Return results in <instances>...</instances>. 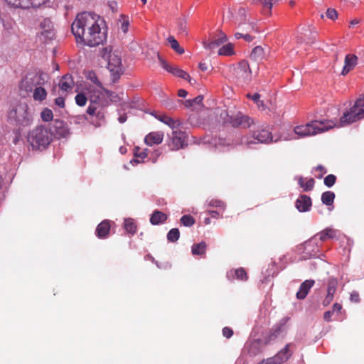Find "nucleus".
<instances>
[{
	"label": "nucleus",
	"mask_w": 364,
	"mask_h": 364,
	"mask_svg": "<svg viewBox=\"0 0 364 364\" xmlns=\"http://www.w3.org/2000/svg\"><path fill=\"white\" fill-rule=\"evenodd\" d=\"M103 19L93 12L78 14L72 23L71 30L77 42L90 47L102 44L107 38L102 28Z\"/></svg>",
	"instance_id": "obj_1"
},
{
	"label": "nucleus",
	"mask_w": 364,
	"mask_h": 364,
	"mask_svg": "<svg viewBox=\"0 0 364 364\" xmlns=\"http://www.w3.org/2000/svg\"><path fill=\"white\" fill-rule=\"evenodd\" d=\"M53 132L46 125H39L28 133L27 141L33 150L43 151L53 141Z\"/></svg>",
	"instance_id": "obj_2"
},
{
	"label": "nucleus",
	"mask_w": 364,
	"mask_h": 364,
	"mask_svg": "<svg viewBox=\"0 0 364 364\" xmlns=\"http://www.w3.org/2000/svg\"><path fill=\"white\" fill-rule=\"evenodd\" d=\"M336 126L333 121L329 120H315L304 125L296 126L294 132L299 137L313 136L318 133L324 132L332 129Z\"/></svg>",
	"instance_id": "obj_3"
},
{
	"label": "nucleus",
	"mask_w": 364,
	"mask_h": 364,
	"mask_svg": "<svg viewBox=\"0 0 364 364\" xmlns=\"http://www.w3.org/2000/svg\"><path fill=\"white\" fill-rule=\"evenodd\" d=\"M103 58L107 60V68L112 75V82H116L123 73V67L120 57L115 53H111L108 48H105L101 52Z\"/></svg>",
	"instance_id": "obj_4"
},
{
	"label": "nucleus",
	"mask_w": 364,
	"mask_h": 364,
	"mask_svg": "<svg viewBox=\"0 0 364 364\" xmlns=\"http://www.w3.org/2000/svg\"><path fill=\"white\" fill-rule=\"evenodd\" d=\"M8 119L11 123L16 125L27 127L30 125L31 119L28 113V106L20 104L9 111Z\"/></svg>",
	"instance_id": "obj_5"
},
{
	"label": "nucleus",
	"mask_w": 364,
	"mask_h": 364,
	"mask_svg": "<svg viewBox=\"0 0 364 364\" xmlns=\"http://www.w3.org/2000/svg\"><path fill=\"white\" fill-rule=\"evenodd\" d=\"M364 117V95L356 100L353 107L341 117V124H351Z\"/></svg>",
	"instance_id": "obj_6"
},
{
	"label": "nucleus",
	"mask_w": 364,
	"mask_h": 364,
	"mask_svg": "<svg viewBox=\"0 0 364 364\" xmlns=\"http://www.w3.org/2000/svg\"><path fill=\"white\" fill-rule=\"evenodd\" d=\"M272 141V134L266 129L253 131L251 135L245 136L242 139V143L247 147H250L252 144H269Z\"/></svg>",
	"instance_id": "obj_7"
},
{
	"label": "nucleus",
	"mask_w": 364,
	"mask_h": 364,
	"mask_svg": "<svg viewBox=\"0 0 364 364\" xmlns=\"http://www.w3.org/2000/svg\"><path fill=\"white\" fill-rule=\"evenodd\" d=\"M45 82V75L40 73H29L22 79L19 87L26 92H32L38 85H42Z\"/></svg>",
	"instance_id": "obj_8"
},
{
	"label": "nucleus",
	"mask_w": 364,
	"mask_h": 364,
	"mask_svg": "<svg viewBox=\"0 0 364 364\" xmlns=\"http://www.w3.org/2000/svg\"><path fill=\"white\" fill-rule=\"evenodd\" d=\"M226 122L235 128H249L254 124L252 118L241 112H237L228 116Z\"/></svg>",
	"instance_id": "obj_9"
},
{
	"label": "nucleus",
	"mask_w": 364,
	"mask_h": 364,
	"mask_svg": "<svg viewBox=\"0 0 364 364\" xmlns=\"http://www.w3.org/2000/svg\"><path fill=\"white\" fill-rule=\"evenodd\" d=\"M188 145V135L186 132L179 128L173 129L171 136V142L168 146L171 151H177L183 149Z\"/></svg>",
	"instance_id": "obj_10"
},
{
	"label": "nucleus",
	"mask_w": 364,
	"mask_h": 364,
	"mask_svg": "<svg viewBox=\"0 0 364 364\" xmlns=\"http://www.w3.org/2000/svg\"><path fill=\"white\" fill-rule=\"evenodd\" d=\"M234 74L237 83L240 85L247 84L252 80V71L247 61L242 60L235 68Z\"/></svg>",
	"instance_id": "obj_11"
},
{
	"label": "nucleus",
	"mask_w": 364,
	"mask_h": 364,
	"mask_svg": "<svg viewBox=\"0 0 364 364\" xmlns=\"http://www.w3.org/2000/svg\"><path fill=\"white\" fill-rule=\"evenodd\" d=\"M100 99V95H97L96 97L91 96L90 97V105L87 109L86 113L89 114L90 117H87V116H85V119L92 124H94L95 127H97L100 126V122H94L92 120V117L94 116H96V117L99 120L104 119L105 114L104 112H102L101 110H98V106H97V100Z\"/></svg>",
	"instance_id": "obj_12"
},
{
	"label": "nucleus",
	"mask_w": 364,
	"mask_h": 364,
	"mask_svg": "<svg viewBox=\"0 0 364 364\" xmlns=\"http://www.w3.org/2000/svg\"><path fill=\"white\" fill-rule=\"evenodd\" d=\"M291 344H287L283 349L277 353L274 356L263 360L258 364H283L289 360L292 353L289 348Z\"/></svg>",
	"instance_id": "obj_13"
},
{
	"label": "nucleus",
	"mask_w": 364,
	"mask_h": 364,
	"mask_svg": "<svg viewBox=\"0 0 364 364\" xmlns=\"http://www.w3.org/2000/svg\"><path fill=\"white\" fill-rule=\"evenodd\" d=\"M49 0H4L8 6L14 9H28L31 7H39Z\"/></svg>",
	"instance_id": "obj_14"
},
{
	"label": "nucleus",
	"mask_w": 364,
	"mask_h": 364,
	"mask_svg": "<svg viewBox=\"0 0 364 364\" xmlns=\"http://www.w3.org/2000/svg\"><path fill=\"white\" fill-rule=\"evenodd\" d=\"M262 342L259 340H252L247 341L242 351V356L253 358L262 352Z\"/></svg>",
	"instance_id": "obj_15"
},
{
	"label": "nucleus",
	"mask_w": 364,
	"mask_h": 364,
	"mask_svg": "<svg viewBox=\"0 0 364 364\" xmlns=\"http://www.w3.org/2000/svg\"><path fill=\"white\" fill-rule=\"evenodd\" d=\"M40 27L41 29L39 38L41 41L46 43L52 40L55 37V31L52 21L49 18H45L41 22Z\"/></svg>",
	"instance_id": "obj_16"
},
{
	"label": "nucleus",
	"mask_w": 364,
	"mask_h": 364,
	"mask_svg": "<svg viewBox=\"0 0 364 364\" xmlns=\"http://www.w3.org/2000/svg\"><path fill=\"white\" fill-rule=\"evenodd\" d=\"M158 59L161 64V65L163 67L164 69H165L168 73L173 74V75L181 77L182 79L186 80L188 82H191V77L190 75L184 70H181L177 66L169 65L164 58H162L159 54H158Z\"/></svg>",
	"instance_id": "obj_17"
},
{
	"label": "nucleus",
	"mask_w": 364,
	"mask_h": 364,
	"mask_svg": "<svg viewBox=\"0 0 364 364\" xmlns=\"http://www.w3.org/2000/svg\"><path fill=\"white\" fill-rule=\"evenodd\" d=\"M336 236V231L331 228H326L323 231L317 233L314 235L311 240L308 242H306L304 244V247L306 250L311 245L316 243V240L317 239L320 240L321 242L326 241L327 240L332 239Z\"/></svg>",
	"instance_id": "obj_18"
},
{
	"label": "nucleus",
	"mask_w": 364,
	"mask_h": 364,
	"mask_svg": "<svg viewBox=\"0 0 364 364\" xmlns=\"http://www.w3.org/2000/svg\"><path fill=\"white\" fill-rule=\"evenodd\" d=\"M53 128L54 129L53 136L57 138L66 137L69 134V129L67 124L60 119H55L53 122Z\"/></svg>",
	"instance_id": "obj_19"
},
{
	"label": "nucleus",
	"mask_w": 364,
	"mask_h": 364,
	"mask_svg": "<svg viewBox=\"0 0 364 364\" xmlns=\"http://www.w3.org/2000/svg\"><path fill=\"white\" fill-rule=\"evenodd\" d=\"M282 0H253L252 4L260 6L264 14L269 16L272 14V6L279 4Z\"/></svg>",
	"instance_id": "obj_20"
},
{
	"label": "nucleus",
	"mask_w": 364,
	"mask_h": 364,
	"mask_svg": "<svg viewBox=\"0 0 364 364\" xmlns=\"http://www.w3.org/2000/svg\"><path fill=\"white\" fill-rule=\"evenodd\" d=\"M110 228V220H102L96 228L95 233L97 237L100 239L107 238L109 234Z\"/></svg>",
	"instance_id": "obj_21"
},
{
	"label": "nucleus",
	"mask_w": 364,
	"mask_h": 364,
	"mask_svg": "<svg viewBox=\"0 0 364 364\" xmlns=\"http://www.w3.org/2000/svg\"><path fill=\"white\" fill-rule=\"evenodd\" d=\"M295 205L299 212L308 211L311 206V199L306 195H301L296 200Z\"/></svg>",
	"instance_id": "obj_22"
},
{
	"label": "nucleus",
	"mask_w": 364,
	"mask_h": 364,
	"mask_svg": "<svg viewBox=\"0 0 364 364\" xmlns=\"http://www.w3.org/2000/svg\"><path fill=\"white\" fill-rule=\"evenodd\" d=\"M358 58L355 55L348 54L345 57L344 66L343 68L341 74L343 75H347L354 67L357 65Z\"/></svg>",
	"instance_id": "obj_23"
},
{
	"label": "nucleus",
	"mask_w": 364,
	"mask_h": 364,
	"mask_svg": "<svg viewBox=\"0 0 364 364\" xmlns=\"http://www.w3.org/2000/svg\"><path fill=\"white\" fill-rule=\"evenodd\" d=\"M315 282L312 279L305 280L302 282L299 287V289L297 291L296 296L298 299H304L309 294L310 289L314 286Z\"/></svg>",
	"instance_id": "obj_24"
},
{
	"label": "nucleus",
	"mask_w": 364,
	"mask_h": 364,
	"mask_svg": "<svg viewBox=\"0 0 364 364\" xmlns=\"http://www.w3.org/2000/svg\"><path fill=\"white\" fill-rule=\"evenodd\" d=\"M156 118L165 124L168 125L172 129L180 128L182 125L181 120L174 119L166 114H159L156 116Z\"/></svg>",
	"instance_id": "obj_25"
},
{
	"label": "nucleus",
	"mask_w": 364,
	"mask_h": 364,
	"mask_svg": "<svg viewBox=\"0 0 364 364\" xmlns=\"http://www.w3.org/2000/svg\"><path fill=\"white\" fill-rule=\"evenodd\" d=\"M163 139L164 133L162 132H153L146 136L144 141L147 145L153 146L161 144Z\"/></svg>",
	"instance_id": "obj_26"
},
{
	"label": "nucleus",
	"mask_w": 364,
	"mask_h": 364,
	"mask_svg": "<svg viewBox=\"0 0 364 364\" xmlns=\"http://www.w3.org/2000/svg\"><path fill=\"white\" fill-rule=\"evenodd\" d=\"M74 86V81L70 75H65L59 82V87L63 92L71 91Z\"/></svg>",
	"instance_id": "obj_27"
},
{
	"label": "nucleus",
	"mask_w": 364,
	"mask_h": 364,
	"mask_svg": "<svg viewBox=\"0 0 364 364\" xmlns=\"http://www.w3.org/2000/svg\"><path fill=\"white\" fill-rule=\"evenodd\" d=\"M168 216L159 210H154L150 218V223L154 225L164 223L167 220Z\"/></svg>",
	"instance_id": "obj_28"
},
{
	"label": "nucleus",
	"mask_w": 364,
	"mask_h": 364,
	"mask_svg": "<svg viewBox=\"0 0 364 364\" xmlns=\"http://www.w3.org/2000/svg\"><path fill=\"white\" fill-rule=\"evenodd\" d=\"M298 183L304 191L308 192L311 191L315 184V181L313 178L306 179L301 176L298 178Z\"/></svg>",
	"instance_id": "obj_29"
},
{
	"label": "nucleus",
	"mask_w": 364,
	"mask_h": 364,
	"mask_svg": "<svg viewBox=\"0 0 364 364\" xmlns=\"http://www.w3.org/2000/svg\"><path fill=\"white\" fill-rule=\"evenodd\" d=\"M33 91V97L35 101L42 102L46 100L47 92L41 85H38Z\"/></svg>",
	"instance_id": "obj_30"
},
{
	"label": "nucleus",
	"mask_w": 364,
	"mask_h": 364,
	"mask_svg": "<svg viewBox=\"0 0 364 364\" xmlns=\"http://www.w3.org/2000/svg\"><path fill=\"white\" fill-rule=\"evenodd\" d=\"M228 274H231L234 278L241 281H247L248 279L247 273L242 267L232 270Z\"/></svg>",
	"instance_id": "obj_31"
},
{
	"label": "nucleus",
	"mask_w": 364,
	"mask_h": 364,
	"mask_svg": "<svg viewBox=\"0 0 364 364\" xmlns=\"http://www.w3.org/2000/svg\"><path fill=\"white\" fill-rule=\"evenodd\" d=\"M206 247L207 245L205 242L194 244L191 247V252L193 255H203L205 253Z\"/></svg>",
	"instance_id": "obj_32"
},
{
	"label": "nucleus",
	"mask_w": 364,
	"mask_h": 364,
	"mask_svg": "<svg viewBox=\"0 0 364 364\" xmlns=\"http://www.w3.org/2000/svg\"><path fill=\"white\" fill-rule=\"evenodd\" d=\"M335 193L332 191L323 192L321 195V201L326 205H332L335 199Z\"/></svg>",
	"instance_id": "obj_33"
},
{
	"label": "nucleus",
	"mask_w": 364,
	"mask_h": 364,
	"mask_svg": "<svg viewBox=\"0 0 364 364\" xmlns=\"http://www.w3.org/2000/svg\"><path fill=\"white\" fill-rule=\"evenodd\" d=\"M203 99V97L202 95H198L194 99L186 100L183 104L186 107H193L195 109L196 106H200L202 105Z\"/></svg>",
	"instance_id": "obj_34"
},
{
	"label": "nucleus",
	"mask_w": 364,
	"mask_h": 364,
	"mask_svg": "<svg viewBox=\"0 0 364 364\" xmlns=\"http://www.w3.org/2000/svg\"><path fill=\"white\" fill-rule=\"evenodd\" d=\"M264 57V51L262 47L261 46H256L254 48L251 53V58L256 60H261Z\"/></svg>",
	"instance_id": "obj_35"
},
{
	"label": "nucleus",
	"mask_w": 364,
	"mask_h": 364,
	"mask_svg": "<svg viewBox=\"0 0 364 364\" xmlns=\"http://www.w3.org/2000/svg\"><path fill=\"white\" fill-rule=\"evenodd\" d=\"M167 40L171 48L177 53L183 54L184 53V49L180 46L178 42L173 36H169Z\"/></svg>",
	"instance_id": "obj_36"
},
{
	"label": "nucleus",
	"mask_w": 364,
	"mask_h": 364,
	"mask_svg": "<svg viewBox=\"0 0 364 364\" xmlns=\"http://www.w3.org/2000/svg\"><path fill=\"white\" fill-rule=\"evenodd\" d=\"M124 228L128 233L134 235L136 231V225L133 219L129 218L124 220Z\"/></svg>",
	"instance_id": "obj_37"
},
{
	"label": "nucleus",
	"mask_w": 364,
	"mask_h": 364,
	"mask_svg": "<svg viewBox=\"0 0 364 364\" xmlns=\"http://www.w3.org/2000/svg\"><path fill=\"white\" fill-rule=\"evenodd\" d=\"M338 286V282L336 279L331 278L328 282L327 294L334 297V294L336 291Z\"/></svg>",
	"instance_id": "obj_38"
},
{
	"label": "nucleus",
	"mask_w": 364,
	"mask_h": 364,
	"mask_svg": "<svg viewBox=\"0 0 364 364\" xmlns=\"http://www.w3.org/2000/svg\"><path fill=\"white\" fill-rule=\"evenodd\" d=\"M306 33H304L305 37L304 41L307 44H311L314 43L316 38L317 33L315 31H311V29H308L306 31Z\"/></svg>",
	"instance_id": "obj_39"
},
{
	"label": "nucleus",
	"mask_w": 364,
	"mask_h": 364,
	"mask_svg": "<svg viewBox=\"0 0 364 364\" xmlns=\"http://www.w3.org/2000/svg\"><path fill=\"white\" fill-rule=\"evenodd\" d=\"M180 237V232L178 228H172L167 234V240L169 242H176Z\"/></svg>",
	"instance_id": "obj_40"
},
{
	"label": "nucleus",
	"mask_w": 364,
	"mask_h": 364,
	"mask_svg": "<svg viewBox=\"0 0 364 364\" xmlns=\"http://www.w3.org/2000/svg\"><path fill=\"white\" fill-rule=\"evenodd\" d=\"M233 53V48L232 44L228 43L222 46L218 50V55H230Z\"/></svg>",
	"instance_id": "obj_41"
},
{
	"label": "nucleus",
	"mask_w": 364,
	"mask_h": 364,
	"mask_svg": "<svg viewBox=\"0 0 364 364\" xmlns=\"http://www.w3.org/2000/svg\"><path fill=\"white\" fill-rule=\"evenodd\" d=\"M222 44H223L222 42L218 38L212 40L208 43L207 42L203 43L205 48L210 50L215 49V48L219 47Z\"/></svg>",
	"instance_id": "obj_42"
},
{
	"label": "nucleus",
	"mask_w": 364,
	"mask_h": 364,
	"mask_svg": "<svg viewBox=\"0 0 364 364\" xmlns=\"http://www.w3.org/2000/svg\"><path fill=\"white\" fill-rule=\"evenodd\" d=\"M181 223L186 227H191L194 225L195 223V219L193 216L191 215H183L181 218Z\"/></svg>",
	"instance_id": "obj_43"
},
{
	"label": "nucleus",
	"mask_w": 364,
	"mask_h": 364,
	"mask_svg": "<svg viewBox=\"0 0 364 364\" xmlns=\"http://www.w3.org/2000/svg\"><path fill=\"white\" fill-rule=\"evenodd\" d=\"M41 117L43 121L44 122H50L53 118V112L48 109L45 108L41 113Z\"/></svg>",
	"instance_id": "obj_44"
},
{
	"label": "nucleus",
	"mask_w": 364,
	"mask_h": 364,
	"mask_svg": "<svg viewBox=\"0 0 364 364\" xmlns=\"http://www.w3.org/2000/svg\"><path fill=\"white\" fill-rule=\"evenodd\" d=\"M102 89V91L101 92H98V95H106L107 97L110 98L111 100L112 101H114V102H117V99H118V96L117 95H116L114 92L109 90H107L105 88H101Z\"/></svg>",
	"instance_id": "obj_45"
},
{
	"label": "nucleus",
	"mask_w": 364,
	"mask_h": 364,
	"mask_svg": "<svg viewBox=\"0 0 364 364\" xmlns=\"http://www.w3.org/2000/svg\"><path fill=\"white\" fill-rule=\"evenodd\" d=\"M75 102L78 106L83 107L86 105L87 98L83 93H78L75 97Z\"/></svg>",
	"instance_id": "obj_46"
},
{
	"label": "nucleus",
	"mask_w": 364,
	"mask_h": 364,
	"mask_svg": "<svg viewBox=\"0 0 364 364\" xmlns=\"http://www.w3.org/2000/svg\"><path fill=\"white\" fill-rule=\"evenodd\" d=\"M336 181V176L333 174H329L324 178V184L327 187H332Z\"/></svg>",
	"instance_id": "obj_47"
},
{
	"label": "nucleus",
	"mask_w": 364,
	"mask_h": 364,
	"mask_svg": "<svg viewBox=\"0 0 364 364\" xmlns=\"http://www.w3.org/2000/svg\"><path fill=\"white\" fill-rule=\"evenodd\" d=\"M209 205L212 206V207L220 208L223 211H224L225 209V203L220 200H217V199L211 200L209 203Z\"/></svg>",
	"instance_id": "obj_48"
},
{
	"label": "nucleus",
	"mask_w": 364,
	"mask_h": 364,
	"mask_svg": "<svg viewBox=\"0 0 364 364\" xmlns=\"http://www.w3.org/2000/svg\"><path fill=\"white\" fill-rule=\"evenodd\" d=\"M87 77V79L93 82L97 87H99L100 88H102V83L98 80L96 74L94 72H89Z\"/></svg>",
	"instance_id": "obj_49"
},
{
	"label": "nucleus",
	"mask_w": 364,
	"mask_h": 364,
	"mask_svg": "<svg viewBox=\"0 0 364 364\" xmlns=\"http://www.w3.org/2000/svg\"><path fill=\"white\" fill-rule=\"evenodd\" d=\"M147 149L141 150L139 147L134 148V156L136 158L144 159L147 156Z\"/></svg>",
	"instance_id": "obj_50"
},
{
	"label": "nucleus",
	"mask_w": 364,
	"mask_h": 364,
	"mask_svg": "<svg viewBox=\"0 0 364 364\" xmlns=\"http://www.w3.org/2000/svg\"><path fill=\"white\" fill-rule=\"evenodd\" d=\"M326 15L328 18H330L333 21L336 19L338 17L337 11H336V9H332V8H329L327 9V11L326 12Z\"/></svg>",
	"instance_id": "obj_51"
},
{
	"label": "nucleus",
	"mask_w": 364,
	"mask_h": 364,
	"mask_svg": "<svg viewBox=\"0 0 364 364\" xmlns=\"http://www.w3.org/2000/svg\"><path fill=\"white\" fill-rule=\"evenodd\" d=\"M315 171L319 172L318 175L316 176L318 178H321L327 172L326 168L322 165L317 166L315 168Z\"/></svg>",
	"instance_id": "obj_52"
},
{
	"label": "nucleus",
	"mask_w": 364,
	"mask_h": 364,
	"mask_svg": "<svg viewBox=\"0 0 364 364\" xmlns=\"http://www.w3.org/2000/svg\"><path fill=\"white\" fill-rule=\"evenodd\" d=\"M223 335L227 338H230L233 335V331L229 327H224L223 328Z\"/></svg>",
	"instance_id": "obj_53"
},
{
	"label": "nucleus",
	"mask_w": 364,
	"mask_h": 364,
	"mask_svg": "<svg viewBox=\"0 0 364 364\" xmlns=\"http://www.w3.org/2000/svg\"><path fill=\"white\" fill-rule=\"evenodd\" d=\"M247 97L249 98H251L257 104V106H259V102H260V95L259 94L255 93L252 95H251L250 94H247Z\"/></svg>",
	"instance_id": "obj_54"
},
{
	"label": "nucleus",
	"mask_w": 364,
	"mask_h": 364,
	"mask_svg": "<svg viewBox=\"0 0 364 364\" xmlns=\"http://www.w3.org/2000/svg\"><path fill=\"white\" fill-rule=\"evenodd\" d=\"M55 104L60 108L65 107V98L63 97H58L55 100Z\"/></svg>",
	"instance_id": "obj_55"
},
{
	"label": "nucleus",
	"mask_w": 364,
	"mask_h": 364,
	"mask_svg": "<svg viewBox=\"0 0 364 364\" xmlns=\"http://www.w3.org/2000/svg\"><path fill=\"white\" fill-rule=\"evenodd\" d=\"M334 313L332 311H327L323 314V319L326 322H330L332 321V316Z\"/></svg>",
	"instance_id": "obj_56"
},
{
	"label": "nucleus",
	"mask_w": 364,
	"mask_h": 364,
	"mask_svg": "<svg viewBox=\"0 0 364 364\" xmlns=\"http://www.w3.org/2000/svg\"><path fill=\"white\" fill-rule=\"evenodd\" d=\"M350 300L354 302H359L360 301L359 294L357 291H353L350 294Z\"/></svg>",
	"instance_id": "obj_57"
},
{
	"label": "nucleus",
	"mask_w": 364,
	"mask_h": 364,
	"mask_svg": "<svg viewBox=\"0 0 364 364\" xmlns=\"http://www.w3.org/2000/svg\"><path fill=\"white\" fill-rule=\"evenodd\" d=\"M333 299V296L326 294V297L323 300V305L326 306L329 305Z\"/></svg>",
	"instance_id": "obj_58"
},
{
	"label": "nucleus",
	"mask_w": 364,
	"mask_h": 364,
	"mask_svg": "<svg viewBox=\"0 0 364 364\" xmlns=\"http://www.w3.org/2000/svg\"><path fill=\"white\" fill-rule=\"evenodd\" d=\"M342 309V306L341 304H338V303H335L333 305V308H332V311L333 313H339L341 311V310Z\"/></svg>",
	"instance_id": "obj_59"
},
{
	"label": "nucleus",
	"mask_w": 364,
	"mask_h": 364,
	"mask_svg": "<svg viewBox=\"0 0 364 364\" xmlns=\"http://www.w3.org/2000/svg\"><path fill=\"white\" fill-rule=\"evenodd\" d=\"M218 38L222 42L225 43L227 41V36L223 32H220Z\"/></svg>",
	"instance_id": "obj_60"
},
{
	"label": "nucleus",
	"mask_w": 364,
	"mask_h": 364,
	"mask_svg": "<svg viewBox=\"0 0 364 364\" xmlns=\"http://www.w3.org/2000/svg\"><path fill=\"white\" fill-rule=\"evenodd\" d=\"M178 31L181 33H186V23L183 22H180L178 24Z\"/></svg>",
	"instance_id": "obj_61"
},
{
	"label": "nucleus",
	"mask_w": 364,
	"mask_h": 364,
	"mask_svg": "<svg viewBox=\"0 0 364 364\" xmlns=\"http://www.w3.org/2000/svg\"><path fill=\"white\" fill-rule=\"evenodd\" d=\"M198 68L202 70V71H206L208 69V65L206 63H203V62H200L199 64H198Z\"/></svg>",
	"instance_id": "obj_62"
},
{
	"label": "nucleus",
	"mask_w": 364,
	"mask_h": 364,
	"mask_svg": "<svg viewBox=\"0 0 364 364\" xmlns=\"http://www.w3.org/2000/svg\"><path fill=\"white\" fill-rule=\"evenodd\" d=\"M209 214L211 218H219V213L215 210H210L209 211Z\"/></svg>",
	"instance_id": "obj_63"
},
{
	"label": "nucleus",
	"mask_w": 364,
	"mask_h": 364,
	"mask_svg": "<svg viewBox=\"0 0 364 364\" xmlns=\"http://www.w3.org/2000/svg\"><path fill=\"white\" fill-rule=\"evenodd\" d=\"M187 92L185 90L180 89L178 91V95L181 97H185L187 95Z\"/></svg>",
	"instance_id": "obj_64"
}]
</instances>
